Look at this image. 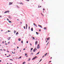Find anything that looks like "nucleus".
Masks as SVG:
<instances>
[{
	"label": "nucleus",
	"mask_w": 64,
	"mask_h": 64,
	"mask_svg": "<svg viewBox=\"0 0 64 64\" xmlns=\"http://www.w3.org/2000/svg\"><path fill=\"white\" fill-rule=\"evenodd\" d=\"M40 48V46H39V44H38V46L37 47V49H39V48Z\"/></svg>",
	"instance_id": "obj_1"
},
{
	"label": "nucleus",
	"mask_w": 64,
	"mask_h": 64,
	"mask_svg": "<svg viewBox=\"0 0 64 64\" xmlns=\"http://www.w3.org/2000/svg\"><path fill=\"white\" fill-rule=\"evenodd\" d=\"M37 58V56H36L32 59V60H35Z\"/></svg>",
	"instance_id": "obj_2"
},
{
	"label": "nucleus",
	"mask_w": 64,
	"mask_h": 64,
	"mask_svg": "<svg viewBox=\"0 0 64 64\" xmlns=\"http://www.w3.org/2000/svg\"><path fill=\"white\" fill-rule=\"evenodd\" d=\"M13 3V2H10L9 3V5H12Z\"/></svg>",
	"instance_id": "obj_3"
},
{
	"label": "nucleus",
	"mask_w": 64,
	"mask_h": 64,
	"mask_svg": "<svg viewBox=\"0 0 64 64\" xmlns=\"http://www.w3.org/2000/svg\"><path fill=\"white\" fill-rule=\"evenodd\" d=\"M35 50H37V49H36V48H35L33 52H36V51H35Z\"/></svg>",
	"instance_id": "obj_4"
},
{
	"label": "nucleus",
	"mask_w": 64,
	"mask_h": 64,
	"mask_svg": "<svg viewBox=\"0 0 64 64\" xmlns=\"http://www.w3.org/2000/svg\"><path fill=\"white\" fill-rule=\"evenodd\" d=\"M37 41H36L35 42V45H37Z\"/></svg>",
	"instance_id": "obj_5"
},
{
	"label": "nucleus",
	"mask_w": 64,
	"mask_h": 64,
	"mask_svg": "<svg viewBox=\"0 0 64 64\" xmlns=\"http://www.w3.org/2000/svg\"><path fill=\"white\" fill-rule=\"evenodd\" d=\"M6 13H9L10 11L9 10H7V11H6Z\"/></svg>",
	"instance_id": "obj_6"
},
{
	"label": "nucleus",
	"mask_w": 64,
	"mask_h": 64,
	"mask_svg": "<svg viewBox=\"0 0 64 64\" xmlns=\"http://www.w3.org/2000/svg\"><path fill=\"white\" fill-rule=\"evenodd\" d=\"M48 53H46L45 54H44V56H46V55H47V54Z\"/></svg>",
	"instance_id": "obj_7"
},
{
	"label": "nucleus",
	"mask_w": 64,
	"mask_h": 64,
	"mask_svg": "<svg viewBox=\"0 0 64 64\" xmlns=\"http://www.w3.org/2000/svg\"><path fill=\"white\" fill-rule=\"evenodd\" d=\"M38 26H39V27H40L42 28V27L41 26H40L39 25H38Z\"/></svg>",
	"instance_id": "obj_8"
},
{
	"label": "nucleus",
	"mask_w": 64,
	"mask_h": 64,
	"mask_svg": "<svg viewBox=\"0 0 64 64\" xmlns=\"http://www.w3.org/2000/svg\"><path fill=\"white\" fill-rule=\"evenodd\" d=\"M10 38H11V37L8 38V40H10Z\"/></svg>",
	"instance_id": "obj_9"
},
{
	"label": "nucleus",
	"mask_w": 64,
	"mask_h": 64,
	"mask_svg": "<svg viewBox=\"0 0 64 64\" xmlns=\"http://www.w3.org/2000/svg\"><path fill=\"white\" fill-rule=\"evenodd\" d=\"M8 17L9 18H10V19H12V18H11V16H8Z\"/></svg>",
	"instance_id": "obj_10"
},
{
	"label": "nucleus",
	"mask_w": 64,
	"mask_h": 64,
	"mask_svg": "<svg viewBox=\"0 0 64 64\" xmlns=\"http://www.w3.org/2000/svg\"><path fill=\"white\" fill-rule=\"evenodd\" d=\"M18 40L19 41H21V39L20 38H18Z\"/></svg>",
	"instance_id": "obj_11"
},
{
	"label": "nucleus",
	"mask_w": 64,
	"mask_h": 64,
	"mask_svg": "<svg viewBox=\"0 0 64 64\" xmlns=\"http://www.w3.org/2000/svg\"><path fill=\"white\" fill-rule=\"evenodd\" d=\"M49 39H50V38H47V40H49Z\"/></svg>",
	"instance_id": "obj_12"
},
{
	"label": "nucleus",
	"mask_w": 64,
	"mask_h": 64,
	"mask_svg": "<svg viewBox=\"0 0 64 64\" xmlns=\"http://www.w3.org/2000/svg\"><path fill=\"white\" fill-rule=\"evenodd\" d=\"M31 30L32 31H33V28H32L31 29Z\"/></svg>",
	"instance_id": "obj_13"
},
{
	"label": "nucleus",
	"mask_w": 64,
	"mask_h": 64,
	"mask_svg": "<svg viewBox=\"0 0 64 64\" xmlns=\"http://www.w3.org/2000/svg\"><path fill=\"white\" fill-rule=\"evenodd\" d=\"M42 59H41V60L39 61V62H41V61H42Z\"/></svg>",
	"instance_id": "obj_14"
},
{
	"label": "nucleus",
	"mask_w": 64,
	"mask_h": 64,
	"mask_svg": "<svg viewBox=\"0 0 64 64\" xmlns=\"http://www.w3.org/2000/svg\"><path fill=\"white\" fill-rule=\"evenodd\" d=\"M16 31L15 30H14V34H15V33H16Z\"/></svg>",
	"instance_id": "obj_15"
},
{
	"label": "nucleus",
	"mask_w": 64,
	"mask_h": 64,
	"mask_svg": "<svg viewBox=\"0 0 64 64\" xmlns=\"http://www.w3.org/2000/svg\"><path fill=\"white\" fill-rule=\"evenodd\" d=\"M38 52V53L36 55H38V54H39V52Z\"/></svg>",
	"instance_id": "obj_16"
},
{
	"label": "nucleus",
	"mask_w": 64,
	"mask_h": 64,
	"mask_svg": "<svg viewBox=\"0 0 64 64\" xmlns=\"http://www.w3.org/2000/svg\"><path fill=\"white\" fill-rule=\"evenodd\" d=\"M25 63H26L25 62H24L23 63V64H25Z\"/></svg>",
	"instance_id": "obj_17"
},
{
	"label": "nucleus",
	"mask_w": 64,
	"mask_h": 64,
	"mask_svg": "<svg viewBox=\"0 0 64 64\" xmlns=\"http://www.w3.org/2000/svg\"><path fill=\"white\" fill-rule=\"evenodd\" d=\"M8 22H9V23H11V22H12L10 20H9L8 21Z\"/></svg>",
	"instance_id": "obj_18"
},
{
	"label": "nucleus",
	"mask_w": 64,
	"mask_h": 64,
	"mask_svg": "<svg viewBox=\"0 0 64 64\" xmlns=\"http://www.w3.org/2000/svg\"><path fill=\"white\" fill-rule=\"evenodd\" d=\"M36 33L37 35H38L39 34V33H38V32H36Z\"/></svg>",
	"instance_id": "obj_19"
},
{
	"label": "nucleus",
	"mask_w": 64,
	"mask_h": 64,
	"mask_svg": "<svg viewBox=\"0 0 64 64\" xmlns=\"http://www.w3.org/2000/svg\"><path fill=\"white\" fill-rule=\"evenodd\" d=\"M18 34V32H17L16 34V35H17V34Z\"/></svg>",
	"instance_id": "obj_20"
},
{
	"label": "nucleus",
	"mask_w": 64,
	"mask_h": 64,
	"mask_svg": "<svg viewBox=\"0 0 64 64\" xmlns=\"http://www.w3.org/2000/svg\"><path fill=\"white\" fill-rule=\"evenodd\" d=\"M20 4H22V5H23V4L22 3V2H21L20 3H19Z\"/></svg>",
	"instance_id": "obj_21"
},
{
	"label": "nucleus",
	"mask_w": 64,
	"mask_h": 64,
	"mask_svg": "<svg viewBox=\"0 0 64 64\" xmlns=\"http://www.w3.org/2000/svg\"><path fill=\"white\" fill-rule=\"evenodd\" d=\"M21 58V56H20L19 58L18 59H20Z\"/></svg>",
	"instance_id": "obj_22"
},
{
	"label": "nucleus",
	"mask_w": 64,
	"mask_h": 64,
	"mask_svg": "<svg viewBox=\"0 0 64 64\" xmlns=\"http://www.w3.org/2000/svg\"><path fill=\"white\" fill-rule=\"evenodd\" d=\"M44 30H45V29H46V27H44Z\"/></svg>",
	"instance_id": "obj_23"
},
{
	"label": "nucleus",
	"mask_w": 64,
	"mask_h": 64,
	"mask_svg": "<svg viewBox=\"0 0 64 64\" xmlns=\"http://www.w3.org/2000/svg\"><path fill=\"white\" fill-rule=\"evenodd\" d=\"M49 42H48V43L47 44H46V46H47V45H48V44H49Z\"/></svg>",
	"instance_id": "obj_24"
},
{
	"label": "nucleus",
	"mask_w": 64,
	"mask_h": 64,
	"mask_svg": "<svg viewBox=\"0 0 64 64\" xmlns=\"http://www.w3.org/2000/svg\"><path fill=\"white\" fill-rule=\"evenodd\" d=\"M17 6V7H18V8H20L18 6Z\"/></svg>",
	"instance_id": "obj_25"
},
{
	"label": "nucleus",
	"mask_w": 64,
	"mask_h": 64,
	"mask_svg": "<svg viewBox=\"0 0 64 64\" xmlns=\"http://www.w3.org/2000/svg\"><path fill=\"white\" fill-rule=\"evenodd\" d=\"M28 60V61H29L30 60V58H29Z\"/></svg>",
	"instance_id": "obj_26"
},
{
	"label": "nucleus",
	"mask_w": 64,
	"mask_h": 64,
	"mask_svg": "<svg viewBox=\"0 0 64 64\" xmlns=\"http://www.w3.org/2000/svg\"><path fill=\"white\" fill-rule=\"evenodd\" d=\"M4 13H7V12H6V11H5L4 12Z\"/></svg>",
	"instance_id": "obj_27"
},
{
	"label": "nucleus",
	"mask_w": 64,
	"mask_h": 64,
	"mask_svg": "<svg viewBox=\"0 0 64 64\" xmlns=\"http://www.w3.org/2000/svg\"><path fill=\"white\" fill-rule=\"evenodd\" d=\"M32 50H33V48H31V51H32Z\"/></svg>",
	"instance_id": "obj_28"
},
{
	"label": "nucleus",
	"mask_w": 64,
	"mask_h": 64,
	"mask_svg": "<svg viewBox=\"0 0 64 64\" xmlns=\"http://www.w3.org/2000/svg\"><path fill=\"white\" fill-rule=\"evenodd\" d=\"M27 54H26V53L25 54V56H27Z\"/></svg>",
	"instance_id": "obj_29"
},
{
	"label": "nucleus",
	"mask_w": 64,
	"mask_h": 64,
	"mask_svg": "<svg viewBox=\"0 0 64 64\" xmlns=\"http://www.w3.org/2000/svg\"><path fill=\"white\" fill-rule=\"evenodd\" d=\"M32 38L34 40L35 39V38H34V37Z\"/></svg>",
	"instance_id": "obj_30"
},
{
	"label": "nucleus",
	"mask_w": 64,
	"mask_h": 64,
	"mask_svg": "<svg viewBox=\"0 0 64 64\" xmlns=\"http://www.w3.org/2000/svg\"><path fill=\"white\" fill-rule=\"evenodd\" d=\"M24 29H25V26H24Z\"/></svg>",
	"instance_id": "obj_31"
},
{
	"label": "nucleus",
	"mask_w": 64,
	"mask_h": 64,
	"mask_svg": "<svg viewBox=\"0 0 64 64\" xmlns=\"http://www.w3.org/2000/svg\"><path fill=\"white\" fill-rule=\"evenodd\" d=\"M22 44H23V41L22 40Z\"/></svg>",
	"instance_id": "obj_32"
},
{
	"label": "nucleus",
	"mask_w": 64,
	"mask_h": 64,
	"mask_svg": "<svg viewBox=\"0 0 64 64\" xmlns=\"http://www.w3.org/2000/svg\"><path fill=\"white\" fill-rule=\"evenodd\" d=\"M31 54H32V55H33V53L32 52L31 53Z\"/></svg>",
	"instance_id": "obj_33"
},
{
	"label": "nucleus",
	"mask_w": 64,
	"mask_h": 64,
	"mask_svg": "<svg viewBox=\"0 0 64 64\" xmlns=\"http://www.w3.org/2000/svg\"><path fill=\"white\" fill-rule=\"evenodd\" d=\"M10 60H12V61H13V60H12L11 59H10Z\"/></svg>",
	"instance_id": "obj_34"
},
{
	"label": "nucleus",
	"mask_w": 64,
	"mask_h": 64,
	"mask_svg": "<svg viewBox=\"0 0 64 64\" xmlns=\"http://www.w3.org/2000/svg\"><path fill=\"white\" fill-rule=\"evenodd\" d=\"M30 44L31 46H32V44L31 43H30Z\"/></svg>",
	"instance_id": "obj_35"
},
{
	"label": "nucleus",
	"mask_w": 64,
	"mask_h": 64,
	"mask_svg": "<svg viewBox=\"0 0 64 64\" xmlns=\"http://www.w3.org/2000/svg\"><path fill=\"white\" fill-rule=\"evenodd\" d=\"M12 54H14V52H12Z\"/></svg>",
	"instance_id": "obj_36"
},
{
	"label": "nucleus",
	"mask_w": 64,
	"mask_h": 64,
	"mask_svg": "<svg viewBox=\"0 0 64 64\" xmlns=\"http://www.w3.org/2000/svg\"><path fill=\"white\" fill-rule=\"evenodd\" d=\"M4 42H2V43L4 44Z\"/></svg>",
	"instance_id": "obj_37"
},
{
	"label": "nucleus",
	"mask_w": 64,
	"mask_h": 64,
	"mask_svg": "<svg viewBox=\"0 0 64 64\" xmlns=\"http://www.w3.org/2000/svg\"><path fill=\"white\" fill-rule=\"evenodd\" d=\"M7 20L9 21V20L8 19V18H7Z\"/></svg>",
	"instance_id": "obj_38"
},
{
	"label": "nucleus",
	"mask_w": 64,
	"mask_h": 64,
	"mask_svg": "<svg viewBox=\"0 0 64 64\" xmlns=\"http://www.w3.org/2000/svg\"><path fill=\"white\" fill-rule=\"evenodd\" d=\"M28 28H29L28 29H29H29H30V26H29Z\"/></svg>",
	"instance_id": "obj_39"
},
{
	"label": "nucleus",
	"mask_w": 64,
	"mask_h": 64,
	"mask_svg": "<svg viewBox=\"0 0 64 64\" xmlns=\"http://www.w3.org/2000/svg\"><path fill=\"white\" fill-rule=\"evenodd\" d=\"M26 43H28V41H27L26 42Z\"/></svg>",
	"instance_id": "obj_40"
},
{
	"label": "nucleus",
	"mask_w": 64,
	"mask_h": 64,
	"mask_svg": "<svg viewBox=\"0 0 64 64\" xmlns=\"http://www.w3.org/2000/svg\"><path fill=\"white\" fill-rule=\"evenodd\" d=\"M43 10H44H44H45V9H44V8H43Z\"/></svg>",
	"instance_id": "obj_41"
},
{
	"label": "nucleus",
	"mask_w": 64,
	"mask_h": 64,
	"mask_svg": "<svg viewBox=\"0 0 64 64\" xmlns=\"http://www.w3.org/2000/svg\"><path fill=\"white\" fill-rule=\"evenodd\" d=\"M44 57V56H43L42 57V58H43Z\"/></svg>",
	"instance_id": "obj_42"
},
{
	"label": "nucleus",
	"mask_w": 64,
	"mask_h": 64,
	"mask_svg": "<svg viewBox=\"0 0 64 64\" xmlns=\"http://www.w3.org/2000/svg\"><path fill=\"white\" fill-rule=\"evenodd\" d=\"M27 1H29V0H27Z\"/></svg>",
	"instance_id": "obj_43"
},
{
	"label": "nucleus",
	"mask_w": 64,
	"mask_h": 64,
	"mask_svg": "<svg viewBox=\"0 0 64 64\" xmlns=\"http://www.w3.org/2000/svg\"><path fill=\"white\" fill-rule=\"evenodd\" d=\"M8 44H9L10 43V42H8Z\"/></svg>",
	"instance_id": "obj_44"
},
{
	"label": "nucleus",
	"mask_w": 64,
	"mask_h": 64,
	"mask_svg": "<svg viewBox=\"0 0 64 64\" xmlns=\"http://www.w3.org/2000/svg\"><path fill=\"white\" fill-rule=\"evenodd\" d=\"M10 30H8V32H10Z\"/></svg>",
	"instance_id": "obj_45"
},
{
	"label": "nucleus",
	"mask_w": 64,
	"mask_h": 64,
	"mask_svg": "<svg viewBox=\"0 0 64 64\" xmlns=\"http://www.w3.org/2000/svg\"><path fill=\"white\" fill-rule=\"evenodd\" d=\"M20 22V24H22V22Z\"/></svg>",
	"instance_id": "obj_46"
},
{
	"label": "nucleus",
	"mask_w": 64,
	"mask_h": 64,
	"mask_svg": "<svg viewBox=\"0 0 64 64\" xmlns=\"http://www.w3.org/2000/svg\"><path fill=\"white\" fill-rule=\"evenodd\" d=\"M17 48H18H18H19V47L18 46V47H17Z\"/></svg>",
	"instance_id": "obj_47"
},
{
	"label": "nucleus",
	"mask_w": 64,
	"mask_h": 64,
	"mask_svg": "<svg viewBox=\"0 0 64 64\" xmlns=\"http://www.w3.org/2000/svg\"><path fill=\"white\" fill-rule=\"evenodd\" d=\"M51 62V61H50L49 62V63H50V62Z\"/></svg>",
	"instance_id": "obj_48"
},
{
	"label": "nucleus",
	"mask_w": 64,
	"mask_h": 64,
	"mask_svg": "<svg viewBox=\"0 0 64 64\" xmlns=\"http://www.w3.org/2000/svg\"><path fill=\"white\" fill-rule=\"evenodd\" d=\"M7 52H9V51H8V50H7Z\"/></svg>",
	"instance_id": "obj_49"
},
{
	"label": "nucleus",
	"mask_w": 64,
	"mask_h": 64,
	"mask_svg": "<svg viewBox=\"0 0 64 64\" xmlns=\"http://www.w3.org/2000/svg\"><path fill=\"white\" fill-rule=\"evenodd\" d=\"M4 51H6V50H5V49H4Z\"/></svg>",
	"instance_id": "obj_50"
},
{
	"label": "nucleus",
	"mask_w": 64,
	"mask_h": 64,
	"mask_svg": "<svg viewBox=\"0 0 64 64\" xmlns=\"http://www.w3.org/2000/svg\"><path fill=\"white\" fill-rule=\"evenodd\" d=\"M23 50H25V48H24Z\"/></svg>",
	"instance_id": "obj_51"
},
{
	"label": "nucleus",
	"mask_w": 64,
	"mask_h": 64,
	"mask_svg": "<svg viewBox=\"0 0 64 64\" xmlns=\"http://www.w3.org/2000/svg\"><path fill=\"white\" fill-rule=\"evenodd\" d=\"M3 31V30H1V31Z\"/></svg>",
	"instance_id": "obj_52"
},
{
	"label": "nucleus",
	"mask_w": 64,
	"mask_h": 64,
	"mask_svg": "<svg viewBox=\"0 0 64 64\" xmlns=\"http://www.w3.org/2000/svg\"><path fill=\"white\" fill-rule=\"evenodd\" d=\"M0 50H1V51H2V49H0Z\"/></svg>",
	"instance_id": "obj_53"
},
{
	"label": "nucleus",
	"mask_w": 64,
	"mask_h": 64,
	"mask_svg": "<svg viewBox=\"0 0 64 64\" xmlns=\"http://www.w3.org/2000/svg\"><path fill=\"white\" fill-rule=\"evenodd\" d=\"M26 26H27V24H26Z\"/></svg>",
	"instance_id": "obj_54"
},
{
	"label": "nucleus",
	"mask_w": 64,
	"mask_h": 64,
	"mask_svg": "<svg viewBox=\"0 0 64 64\" xmlns=\"http://www.w3.org/2000/svg\"><path fill=\"white\" fill-rule=\"evenodd\" d=\"M2 61L1 60H0V62H1Z\"/></svg>",
	"instance_id": "obj_55"
},
{
	"label": "nucleus",
	"mask_w": 64,
	"mask_h": 64,
	"mask_svg": "<svg viewBox=\"0 0 64 64\" xmlns=\"http://www.w3.org/2000/svg\"><path fill=\"white\" fill-rule=\"evenodd\" d=\"M2 17V16H0V17Z\"/></svg>",
	"instance_id": "obj_56"
},
{
	"label": "nucleus",
	"mask_w": 64,
	"mask_h": 64,
	"mask_svg": "<svg viewBox=\"0 0 64 64\" xmlns=\"http://www.w3.org/2000/svg\"><path fill=\"white\" fill-rule=\"evenodd\" d=\"M34 25H35V24H34Z\"/></svg>",
	"instance_id": "obj_57"
},
{
	"label": "nucleus",
	"mask_w": 64,
	"mask_h": 64,
	"mask_svg": "<svg viewBox=\"0 0 64 64\" xmlns=\"http://www.w3.org/2000/svg\"><path fill=\"white\" fill-rule=\"evenodd\" d=\"M39 31H41V30H39Z\"/></svg>",
	"instance_id": "obj_58"
},
{
	"label": "nucleus",
	"mask_w": 64,
	"mask_h": 64,
	"mask_svg": "<svg viewBox=\"0 0 64 64\" xmlns=\"http://www.w3.org/2000/svg\"><path fill=\"white\" fill-rule=\"evenodd\" d=\"M9 56H10V54H9Z\"/></svg>",
	"instance_id": "obj_59"
},
{
	"label": "nucleus",
	"mask_w": 64,
	"mask_h": 64,
	"mask_svg": "<svg viewBox=\"0 0 64 64\" xmlns=\"http://www.w3.org/2000/svg\"><path fill=\"white\" fill-rule=\"evenodd\" d=\"M6 44V45H7V44Z\"/></svg>",
	"instance_id": "obj_60"
},
{
	"label": "nucleus",
	"mask_w": 64,
	"mask_h": 64,
	"mask_svg": "<svg viewBox=\"0 0 64 64\" xmlns=\"http://www.w3.org/2000/svg\"><path fill=\"white\" fill-rule=\"evenodd\" d=\"M46 42H47V40H46Z\"/></svg>",
	"instance_id": "obj_61"
},
{
	"label": "nucleus",
	"mask_w": 64,
	"mask_h": 64,
	"mask_svg": "<svg viewBox=\"0 0 64 64\" xmlns=\"http://www.w3.org/2000/svg\"><path fill=\"white\" fill-rule=\"evenodd\" d=\"M14 44H15V43L14 42Z\"/></svg>",
	"instance_id": "obj_62"
},
{
	"label": "nucleus",
	"mask_w": 64,
	"mask_h": 64,
	"mask_svg": "<svg viewBox=\"0 0 64 64\" xmlns=\"http://www.w3.org/2000/svg\"><path fill=\"white\" fill-rule=\"evenodd\" d=\"M7 57H9V56H7Z\"/></svg>",
	"instance_id": "obj_63"
},
{
	"label": "nucleus",
	"mask_w": 64,
	"mask_h": 64,
	"mask_svg": "<svg viewBox=\"0 0 64 64\" xmlns=\"http://www.w3.org/2000/svg\"><path fill=\"white\" fill-rule=\"evenodd\" d=\"M40 7H41V6H40Z\"/></svg>",
	"instance_id": "obj_64"
}]
</instances>
